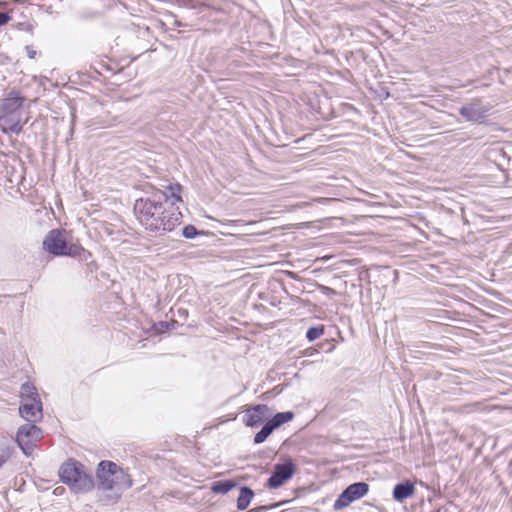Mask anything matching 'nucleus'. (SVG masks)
<instances>
[{"mask_svg": "<svg viewBox=\"0 0 512 512\" xmlns=\"http://www.w3.org/2000/svg\"><path fill=\"white\" fill-rule=\"evenodd\" d=\"M180 5L189 9L205 10L211 8V5L206 2H199L196 0H180Z\"/></svg>", "mask_w": 512, "mask_h": 512, "instance_id": "6ab92c4d", "label": "nucleus"}, {"mask_svg": "<svg viewBox=\"0 0 512 512\" xmlns=\"http://www.w3.org/2000/svg\"><path fill=\"white\" fill-rule=\"evenodd\" d=\"M11 20V16L6 12H0V27L6 25Z\"/></svg>", "mask_w": 512, "mask_h": 512, "instance_id": "412c9836", "label": "nucleus"}, {"mask_svg": "<svg viewBox=\"0 0 512 512\" xmlns=\"http://www.w3.org/2000/svg\"><path fill=\"white\" fill-rule=\"evenodd\" d=\"M27 55L30 59H34L36 55V51L31 46H26Z\"/></svg>", "mask_w": 512, "mask_h": 512, "instance_id": "4be33fe9", "label": "nucleus"}, {"mask_svg": "<svg viewBox=\"0 0 512 512\" xmlns=\"http://www.w3.org/2000/svg\"><path fill=\"white\" fill-rule=\"evenodd\" d=\"M24 101L25 98L18 91H11L2 103V113H21Z\"/></svg>", "mask_w": 512, "mask_h": 512, "instance_id": "ddd939ff", "label": "nucleus"}, {"mask_svg": "<svg viewBox=\"0 0 512 512\" xmlns=\"http://www.w3.org/2000/svg\"><path fill=\"white\" fill-rule=\"evenodd\" d=\"M59 477L75 493L88 492L94 487L92 475L87 473L84 465L76 460L71 459L62 464L59 470Z\"/></svg>", "mask_w": 512, "mask_h": 512, "instance_id": "7ed1b4c3", "label": "nucleus"}, {"mask_svg": "<svg viewBox=\"0 0 512 512\" xmlns=\"http://www.w3.org/2000/svg\"><path fill=\"white\" fill-rule=\"evenodd\" d=\"M294 413L292 411L278 412L270 416L254 436V444H261L279 427L283 424L293 420Z\"/></svg>", "mask_w": 512, "mask_h": 512, "instance_id": "0eeeda50", "label": "nucleus"}, {"mask_svg": "<svg viewBox=\"0 0 512 512\" xmlns=\"http://www.w3.org/2000/svg\"><path fill=\"white\" fill-rule=\"evenodd\" d=\"M297 471L292 458H286L282 463H276L271 476L267 479L266 487L277 489L291 479Z\"/></svg>", "mask_w": 512, "mask_h": 512, "instance_id": "423d86ee", "label": "nucleus"}, {"mask_svg": "<svg viewBox=\"0 0 512 512\" xmlns=\"http://www.w3.org/2000/svg\"><path fill=\"white\" fill-rule=\"evenodd\" d=\"M268 509L267 506H259V507H255L253 509H250L248 512H264Z\"/></svg>", "mask_w": 512, "mask_h": 512, "instance_id": "b1692460", "label": "nucleus"}, {"mask_svg": "<svg viewBox=\"0 0 512 512\" xmlns=\"http://www.w3.org/2000/svg\"><path fill=\"white\" fill-rule=\"evenodd\" d=\"M415 492V486L412 482L406 480L397 483L393 488V499L397 502H403L411 497Z\"/></svg>", "mask_w": 512, "mask_h": 512, "instance_id": "4468645a", "label": "nucleus"}, {"mask_svg": "<svg viewBox=\"0 0 512 512\" xmlns=\"http://www.w3.org/2000/svg\"><path fill=\"white\" fill-rule=\"evenodd\" d=\"M97 479L103 490L125 491L132 487L131 476L116 463L103 460L98 464Z\"/></svg>", "mask_w": 512, "mask_h": 512, "instance_id": "f03ea898", "label": "nucleus"}, {"mask_svg": "<svg viewBox=\"0 0 512 512\" xmlns=\"http://www.w3.org/2000/svg\"><path fill=\"white\" fill-rule=\"evenodd\" d=\"M270 416L271 409L268 405L257 404L244 410L243 423L247 427H258L264 425Z\"/></svg>", "mask_w": 512, "mask_h": 512, "instance_id": "1a4fd4ad", "label": "nucleus"}, {"mask_svg": "<svg viewBox=\"0 0 512 512\" xmlns=\"http://www.w3.org/2000/svg\"><path fill=\"white\" fill-rule=\"evenodd\" d=\"M199 234L197 228L194 225H186L182 229V236L186 239H194Z\"/></svg>", "mask_w": 512, "mask_h": 512, "instance_id": "aec40b11", "label": "nucleus"}, {"mask_svg": "<svg viewBox=\"0 0 512 512\" xmlns=\"http://www.w3.org/2000/svg\"><path fill=\"white\" fill-rule=\"evenodd\" d=\"M20 396H21V401L32 400V398H35V400L40 399L36 387L29 382L22 384L21 390H20Z\"/></svg>", "mask_w": 512, "mask_h": 512, "instance_id": "f3484780", "label": "nucleus"}, {"mask_svg": "<svg viewBox=\"0 0 512 512\" xmlns=\"http://www.w3.org/2000/svg\"><path fill=\"white\" fill-rule=\"evenodd\" d=\"M488 111L489 109L483 106L480 101H474L462 106L459 113L469 122H480L487 117Z\"/></svg>", "mask_w": 512, "mask_h": 512, "instance_id": "9b49d317", "label": "nucleus"}, {"mask_svg": "<svg viewBox=\"0 0 512 512\" xmlns=\"http://www.w3.org/2000/svg\"><path fill=\"white\" fill-rule=\"evenodd\" d=\"M61 229L50 230L43 240V249L53 256H80L85 250L78 244L68 243Z\"/></svg>", "mask_w": 512, "mask_h": 512, "instance_id": "20e7f679", "label": "nucleus"}, {"mask_svg": "<svg viewBox=\"0 0 512 512\" xmlns=\"http://www.w3.org/2000/svg\"><path fill=\"white\" fill-rule=\"evenodd\" d=\"M369 492V485L366 482H355L347 486L335 500L334 510H341L352 502L364 497Z\"/></svg>", "mask_w": 512, "mask_h": 512, "instance_id": "6e6552de", "label": "nucleus"}, {"mask_svg": "<svg viewBox=\"0 0 512 512\" xmlns=\"http://www.w3.org/2000/svg\"><path fill=\"white\" fill-rule=\"evenodd\" d=\"M325 331L324 325H317L310 327L306 332V338L309 342H313L320 338Z\"/></svg>", "mask_w": 512, "mask_h": 512, "instance_id": "a211bd4d", "label": "nucleus"}, {"mask_svg": "<svg viewBox=\"0 0 512 512\" xmlns=\"http://www.w3.org/2000/svg\"><path fill=\"white\" fill-rule=\"evenodd\" d=\"M320 288H321V290H322V291H324V292H329V293H334V292H335L332 288L327 287V286H323V285H322Z\"/></svg>", "mask_w": 512, "mask_h": 512, "instance_id": "393cba45", "label": "nucleus"}, {"mask_svg": "<svg viewBox=\"0 0 512 512\" xmlns=\"http://www.w3.org/2000/svg\"><path fill=\"white\" fill-rule=\"evenodd\" d=\"M159 324H160L162 330H169L170 327L173 326L172 323H169L166 321H161Z\"/></svg>", "mask_w": 512, "mask_h": 512, "instance_id": "5701e85b", "label": "nucleus"}, {"mask_svg": "<svg viewBox=\"0 0 512 512\" xmlns=\"http://www.w3.org/2000/svg\"><path fill=\"white\" fill-rule=\"evenodd\" d=\"M43 437L42 431L34 423H27L18 428L16 442L26 456H31L36 443Z\"/></svg>", "mask_w": 512, "mask_h": 512, "instance_id": "39448f33", "label": "nucleus"}, {"mask_svg": "<svg viewBox=\"0 0 512 512\" xmlns=\"http://www.w3.org/2000/svg\"><path fill=\"white\" fill-rule=\"evenodd\" d=\"M22 113H2L0 117L1 131L4 134L14 133L20 134L23 129V125L26 121L22 122Z\"/></svg>", "mask_w": 512, "mask_h": 512, "instance_id": "f8f14e48", "label": "nucleus"}, {"mask_svg": "<svg viewBox=\"0 0 512 512\" xmlns=\"http://www.w3.org/2000/svg\"><path fill=\"white\" fill-rule=\"evenodd\" d=\"M255 496L254 491L248 486H241L240 493L237 499V509L239 511H244L248 508L251 501Z\"/></svg>", "mask_w": 512, "mask_h": 512, "instance_id": "2eb2a0df", "label": "nucleus"}, {"mask_svg": "<svg viewBox=\"0 0 512 512\" xmlns=\"http://www.w3.org/2000/svg\"><path fill=\"white\" fill-rule=\"evenodd\" d=\"M236 486L234 480H219L212 483L211 490L217 494H226Z\"/></svg>", "mask_w": 512, "mask_h": 512, "instance_id": "dca6fc26", "label": "nucleus"}, {"mask_svg": "<svg viewBox=\"0 0 512 512\" xmlns=\"http://www.w3.org/2000/svg\"><path fill=\"white\" fill-rule=\"evenodd\" d=\"M20 416L29 423H35L43 417L41 400L21 401L19 407Z\"/></svg>", "mask_w": 512, "mask_h": 512, "instance_id": "9d476101", "label": "nucleus"}, {"mask_svg": "<svg viewBox=\"0 0 512 512\" xmlns=\"http://www.w3.org/2000/svg\"><path fill=\"white\" fill-rule=\"evenodd\" d=\"M182 186L170 184L167 191L155 190L136 199L134 214L139 224L148 232L163 236L181 224L182 214L177 202H182Z\"/></svg>", "mask_w": 512, "mask_h": 512, "instance_id": "f257e3e1", "label": "nucleus"}]
</instances>
